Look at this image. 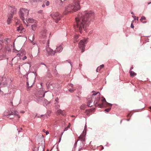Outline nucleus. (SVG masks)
<instances>
[{
	"label": "nucleus",
	"instance_id": "1",
	"mask_svg": "<svg viewBox=\"0 0 151 151\" xmlns=\"http://www.w3.org/2000/svg\"><path fill=\"white\" fill-rule=\"evenodd\" d=\"M94 17V13L92 11L86 10L78 13V17L75 18L74 25L75 30L81 33L82 29L86 30Z\"/></svg>",
	"mask_w": 151,
	"mask_h": 151
},
{
	"label": "nucleus",
	"instance_id": "2",
	"mask_svg": "<svg viewBox=\"0 0 151 151\" xmlns=\"http://www.w3.org/2000/svg\"><path fill=\"white\" fill-rule=\"evenodd\" d=\"M81 1V0H74L72 3L66 6L63 12L64 14L66 15L80 10L81 9L80 2Z\"/></svg>",
	"mask_w": 151,
	"mask_h": 151
},
{
	"label": "nucleus",
	"instance_id": "3",
	"mask_svg": "<svg viewBox=\"0 0 151 151\" xmlns=\"http://www.w3.org/2000/svg\"><path fill=\"white\" fill-rule=\"evenodd\" d=\"M4 39L3 36L0 35V49L3 48L4 53H6L10 50L9 47L10 45L9 44L10 40L9 38H5L4 40Z\"/></svg>",
	"mask_w": 151,
	"mask_h": 151
},
{
	"label": "nucleus",
	"instance_id": "4",
	"mask_svg": "<svg viewBox=\"0 0 151 151\" xmlns=\"http://www.w3.org/2000/svg\"><path fill=\"white\" fill-rule=\"evenodd\" d=\"M86 132V125L85 126L84 129L82 132V133L81 134L80 136L78 137L79 139L75 143L74 147V148L75 149V147L77 146V142L79 140H80L82 142V143L83 145L84 144L83 142L85 141V137Z\"/></svg>",
	"mask_w": 151,
	"mask_h": 151
},
{
	"label": "nucleus",
	"instance_id": "5",
	"mask_svg": "<svg viewBox=\"0 0 151 151\" xmlns=\"http://www.w3.org/2000/svg\"><path fill=\"white\" fill-rule=\"evenodd\" d=\"M29 11L27 9L23 8H21L20 9L19 15L20 18L24 22L25 19L24 16L28 15L29 14Z\"/></svg>",
	"mask_w": 151,
	"mask_h": 151
},
{
	"label": "nucleus",
	"instance_id": "6",
	"mask_svg": "<svg viewBox=\"0 0 151 151\" xmlns=\"http://www.w3.org/2000/svg\"><path fill=\"white\" fill-rule=\"evenodd\" d=\"M98 94H99L98 96L95 99V100L94 102V104L96 106L98 107L99 108H102L103 106V105L102 104H98V101L100 99V93L98 92L95 93H93L92 94V96H95Z\"/></svg>",
	"mask_w": 151,
	"mask_h": 151
},
{
	"label": "nucleus",
	"instance_id": "7",
	"mask_svg": "<svg viewBox=\"0 0 151 151\" xmlns=\"http://www.w3.org/2000/svg\"><path fill=\"white\" fill-rule=\"evenodd\" d=\"M50 15L53 19L55 21L56 23H57L61 18V15L58 12L53 13Z\"/></svg>",
	"mask_w": 151,
	"mask_h": 151
},
{
	"label": "nucleus",
	"instance_id": "8",
	"mask_svg": "<svg viewBox=\"0 0 151 151\" xmlns=\"http://www.w3.org/2000/svg\"><path fill=\"white\" fill-rule=\"evenodd\" d=\"M49 40H48L47 44L46 46V53L47 55H55V51H54L52 49L50 48L49 47Z\"/></svg>",
	"mask_w": 151,
	"mask_h": 151
},
{
	"label": "nucleus",
	"instance_id": "9",
	"mask_svg": "<svg viewBox=\"0 0 151 151\" xmlns=\"http://www.w3.org/2000/svg\"><path fill=\"white\" fill-rule=\"evenodd\" d=\"M87 42L85 39L81 40L78 44L79 47L81 49V52H83L84 51L85 45L86 44Z\"/></svg>",
	"mask_w": 151,
	"mask_h": 151
},
{
	"label": "nucleus",
	"instance_id": "10",
	"mask_svg": "<svg viewBox=\"0 0 151 151\" xmlns=\"http://www.w3.org/2000/svg\"><path fill=\"white\" fill-rule=\"evenodd\" d=\"M42 138H41V143L40 145V143H39V146L38 147V151H44L45 142L44 140L43 137H44L43 135H42Z\"/></svg>",
	"mask_w": 151,
	"mask_h": 151
},
{
	"label": "nucleus",
	"instance_id": "11",
	"mask_svg": "<svg viewBox=\"0 0 151 151\" xmlns=\"http://www.w3.org/2000/svg\"><path fill=\"white\" fill-rule=\"evenodd\" d=\"M16 26H17V31L20 33H22L25 31V29L23 28L22 24H19L18 27L16 25Z\"/></svg>",
	"mask_w": 151,
	"mask_h": 151
},
{
	"label": "nucleus",
	"instance_id": "12",
	"mask_svg": "<svg viewBox=\"0 0 151 151\" xmlns=\"http://www.w3.org/2000/svg\"><path fill=\"white\" fill-rule=\"evenodd\" d=\"M63 49V47L62 45H60L58 46H57L56 50H55L56 52L60 53L62 51Z\"/></svg>",
	"mask_w": 151,
	"mask_h": 151
},
{
	"label": "nucleus",
	"instance_id": "13",
	"mask_svg": "<svg viewBox=\"0 0 151 151\" xmlns=\"http://www.w3.org/2000/svg\"><path fill=\"white\" fill-rule=\"evenodd\" d=\"M56 113L58 115L61 114L63 116L66 115V112L65 110H62L60 109H59L57 111Z\"/></svg>",
	"mask_w": 151,
	"mask_h": 151
},
{
	"label": "nucleus",
	"instance_id": "14",
	"mask_svg": "<svg viewBox=\"0 0 151 151\" xmlns=\"http://www.w3.org/2000/svg\"><path fill=\"white\" fill-rule=\"evenodd\" d=\"M10 115H14L15 116H17L18 118H20V116L18 115V113L16 111H14L12 112L11 113Z\"/></svg>",
	"mask_w": 151,
	"mask_h": 151
},
{
	"label": "nucleus",
	"instance_id": "15",
	"mask_svg": "<svg viewBox=\"0 0 151 151\" xmlns=\"http://www.w3.org/2000/svg\"><path fill=\"white\" fill-rule=\"evenodd\" d=\"M12 18L13 16L12 15H10L9 16L7 20V23L8 24H9L11 23L12 19Z\"/></svg>",
	"mask_w": 151,
	"mask_h": 151
},
{
	"label": "nucleus",
	"instance_id": "16",
	"mask_svg": "<svg viewBox=\"0 0 151 151\" xmlns=\"http://www.w3.org/2000/svg\"><path fill=\"white\" fill-rule=\"evenodd\" d=\"M26 21L28 23H35L36 22V21H35L34 19H32V18H29L27 19Z\"/></svg>",
	"mask_w": 151,
	"mask_h": 151
},
{
	"label": "nucleus",
	"instance_id": "17",
	"mask_svg": "<svg viewBox=\"0 0 151 151\" xmlns=\"http://www.w3.org/2000/svg\"><path fill=\"white\" fill-rule=\"evenodd\" d=\"M27 86L28 87V88L27 89V90H29L28 88L31 87L32 86V84H33V83H30L29 82V83L28 80H27Z\"/></svg>",
	"mask_w": 151,
	"mask_h": 151
},
{
	"label": "nucleus",
	"instance_id": "18",
	"mask_svg": "<svg viewBox=\"0 0 151 151\" xmlns=\"http://www.w3.org/2000/svg\"><path fill=\"white\" fill-rule=\"evenodd\" d=\"M104 67V65H100L96 69V71L97 72H98V70H100L102 68H103Z\"/></svg>",
	"mask_w": 151,
	"mask_h": 151
},
{
	"label": "nucleus",
	"instance_id": "19",
	"mask_svg": "<svg viewBox=\"0 0 151 151\" xmlns=\"http://www.w3.org/2000/svg\"><path fill=\"white\" fill-rule=\"evenodd\" d=\"M70 124L69 123V124L68 125V126L66 128H65L63 132H62V135H63V134L64 132L65 131H66L70 127Z\"/></svg>",
	"mask_w": 151,
	"mask_h": 151
},
{
	"label": "nucleus",
	"instance_id": "20",
	"mask_svg": "<svg viewBox=\"0 0 151 151\" xmlns=\"http://www.w3.org/2000/svg\"><path fill=\"white\" fill-rule=\"evenodd\" d=\"M93 101V100H92V99H91V100L89 101L87 103L88 106H89L90 107H92V105H91V104L92 103Z\"/></svg>",
	"mask_w": 151,
	"mask_h": 151
},
{
	"label": "nucleus",
	"instance_id": "21",
	"mask_svg": "<svg viewBox=\"0 0 151 151\" xmlns=\"http://www.w3.org/2000/svg\"><path fill=\"white\" fill-rule=\"evenodd\" d=\"M12 9V10L11 11V15H12L13 16V14H14L15 12H16V9L14 8H11Z\"/></svg>",
	"mask_w": 151,
	"mask_h": 151
},
{
	"label": "nucleus",
	"instance_id": "22",
	"mask_svg": "<svg viewBox=\"0 0 151 151\" xmlns=\"http://www.w3.org/2000/svg\"><path fill=\"white\" fill-rule=\"evenodd\" d=\"M37 27V25L35 24H34L32 25V28L33 30H34L36 29Z\"/></svg>",
	"mask_w": 151,
	"mask_h": 151
},
{
	"label": "nucleus",
	"instance_id": "23",
	"mask_svg": "<svg viewBox=\"0 0 151 151\" xmlns=\"http://www.w3.org/2000/svg\"><path fill=\"white\" fill-rule=\"evenodd\" d=\"M78 36H79L78 35H77L75 36L74 38V43H75L78 41V40H77V39L78 38Z\"/></svg>",
	"mask_w": 151,
	"mask_h": 151
},
{
	"label": "nucleus",
	"instance_id": "24",
	"mask_svg": "<svg viewBox=\"0 0 151 151\" xmlns=\"http://www.w3.org/2000/svg\"><path fill=\"white\" fill-rule=\"evenodd\" d=\"M129 72L131 76H133L136 75V74L133 71L130 70Z\"/></svg>",
	"mask_w": 151,
	"mask_h": 151
},
{
	"label": "nucleus",
	"instance_id": "25",
	"mask_svg": "<svg viewBox=\"0 0 151 151\" xmlns=\"http://www.w3.org/2000/svg\"><path fill=\"white\" fill-rule=\"evenodd\" d=\"M42 35L43 36V38H45L46 35V31L45 30H44L42 32Z\"/></svg>",
	"mask_w": 151,
	"mask_h": 151
},
{
	"label": "nucleus",
	"instance_id": "26",
	"mask_svg": "<svg viewBox=\"0 0 151 151\" xmlns=\"http://www.w3.org/2000/svg\"><path fill=\"white\" fill-rule=\"evenodd\" d=\"M102 98H103V99H102L101 101L103 103H104V102H105L108 104H110L106 102L105 98H104L103 97H102Z\"/></svg>",
	"mask_w": 151,
	"mask_h": 151
},
{
	"label": "nucleus",
	"instance_id": "27",
	"mask_svg": "<svg viewBox=\"0 0 151 151\" xmlns=\"http://www.w3.org/2000/svg\"><path fill=\"white\" fill-rule=\"evenodd\" d=\"M146 18L145 16H142L141 17V19H140V21L141 22H142L143 20H145Z\"/></svg>",
	"mask_w": 151,
	"mask_h": 151
},
{
	"label": "nucleus",
	"instance_id": "28",
	"mask_svg": "<svg viewBox=\"0 0 151 151\" xmlns=\"http://www.w3.org/2000/svg\"><path fill=\"white\" fill-rule=\"evenodd\" d=\"M40 95H41L40 94H39V97H44L45 96V93L44 92V90H43V91H42V96H40Z\"/></svg>",
	"mask_w": 151,
	"mask_h": 151
},
{
	"label": "nucleus",
	"instance_id": "29",
	"mask_svg": "<svg viewBox=\"0 0 151 151\" xmlns=\"http://www.w3.org/2000/svg\"><path fill=\"white\" fill-rule=\"evenodd\" d=\"M6 80L7 81L6 82V83L7 84L9 83V82H8V81H9V83H11V80L9 78H7V79H6Z\"/></svg>",
	"mask_w": 151,
	"mask_h": 151
},
{
	"label": "nucleus",
	"instance_id": "30",
	"mask_svg": "<svg viewBox=\"0 0 151 151\" xmlns=\"http://www.w3.org/2000/svg\"><path fill=\"white\" fill-rule=\"evenodd\" d=\"M111 109L110 108H107V109H105L104 111L106 112H108L110 111Z\"/></svg>",
	"mask_w": 151,
	"mask_h": 151
},
{
	"label": "nucleus",
	"instance_id": "31",
	"mask_svg": "<svg viewBox=\"0 0 151 151\" xmlns=\"http://www.w3.org/2000/svg\"><path fill=\"white\" fill-rule=\"evenodd\" d=\"M75 89L73 88V89H69V91L70 92H73L74 91Z\"/></svg>",
	"mask_w": 151,
	"mask_h": 151
},
{
	"label": "nucleus",
	"instance_id": "32",
	"mask_svg": "<svg viewBox=\"0 0 151 151\" xmlns=\"http://www.w3.org/2000/svg\"><path fill=\"white\" fill-rule=\"evenodd\" d=\"M50 4V2L48 1H47L46 3V5L47 6H48Z\"/></svg>",
	"mask_w": 151,
	"mask_h": 151
},
{
	"label": "nucleus",
	"instance_id": "33",
	"mask_svg": "<svg viewBox=\"0 0 151 151\" xmlns=\"http://www.w3.org/2000/svg\"><path fill=\"white\" fill-rule=\"evenodd\" d=\"M38 13H40L42 14H43V11L42 10H40L38 11Z\"/></svg>",
	"mask_w": 151,
	"mask_h": 151
},
{
	"label": "nucleus",
	"instance_id": "34",
	"mask_svg": "<svg viewBox=\"0 0 151 151\" xmlns=\"http://www.w3.org/2000/svg\"><path fill=\"white\" fill-rule=\"evenodd\" d=\"M55 100L57 102H58V100H59L58 98V97H56L55 98Z\"/></svg>",
	"mask_w": 151,
	"mask_h": 151
},
{
	"label": "nucleus",
	"instance_id": "35",
	"mask_svg": "<svg viewBox=\"0 0 151 151\" xmlns=\"http://www.w3.org/2000/svg\"><path fill=\"white\" fill-rule=\"evenodd\" d=\"M27 56H24V57L23 58L22 60H25L26 59H27Z\"/></svg>",
	"mask_w": 151,
	"mask_h": 151
},
{
	"label": "nucleus",
	"instance_id": "36",
	"mask_svg": "<svg viewBox=\"0 0 151 151\" xmlns=\"http://www.w3.org/2000/svg\"><path fill=\"white\" fill-rule=\"evenodd\" d=\"M55 106L57 108H58L60 107V105L59 104H57Z\"/></svg>",
	"mask_w": 151,
	"mask_h": 151
},
{
	"label": "nucleus",
	"instance_id": "37",
	"mask_svg": "<svg viewBox=\"0 0 151 151\" xmlns=\"http://www.w3.org/2000/svg\"><path fill=\"white\" fill-rule=\"evenodd\" d=\"M131 27L132 28H134V25H133L132 23L131 24Z\"/></svg>",
	"mask_w": 151,
	"mask_h": 151
},
{
	"label": "nucleus",
	"instance_id": "38",
	"mask_svg": "<svg viewBox=\"0 0 151 151\" xmlns=\"http://www.w3.org/2000/svg\"><path fill=\"white\" fill-rule=\"evenodd\" d=\"M132 17L134 18V20H135L136 19V17L134 16H132Z\"/></svg>",
	"mask_w": 151,
	"mask_h": 151
},
{
	"label": "nucleus",
	"instance_id": "39",
	"mask_svg": "<svg viewBox=\"0 0 151 151\" xmlns=\"http://www.w3.org/2000/svg\"><path fill=\"white\" fill-rule=\"evenodd\" d=\"M45 132L46 133V135H47V134H49V132L48 131H46V132Z\"/></svg>",
	"mask_w": 151,
	"mask_h": 151
},
{
	"label": "nucleus",
	"instance_id": "40",
	"mask_svg": "<svg viewBox=\"0 0 151 151\" xmlns=\"http://www.w3.org/2000/svg\"><path fill=\"white\" fill-rule=\"evenodd\" d=\"M13 51L14 52H16V53H17V52H18V51L17 50H13Z\"/></svg>",
	"mask_w": 151,
	"mask_h": 151
},
{
	"label": "nucleus",
	"instance_id": "41",
	"mask_svg": "<svg viewBox=\"0 0 151 151\" xmlns=\"http://www.w3.org/2000/svg\"><path fill=\"white\" fill-rule=\"evenodd\" d=\"M57 71L55 70V75H57Z\"/></svg>",
	"mask_w": 151,
	"mask_h": 151
},
{
	"label": "nucleus",
	"instance_id": "42",
	"mask_svg": "<svg viewBox=\"0 0 151 151\" xmlns=\"http://www.w3.org/2000/svg\"><path fill=\"white\" fill-rule=\"evenodd\" d=\"M82 147L79 148L78 149L79 151H80V150H82Z\"/></svg>",
	"mask_w": 151,
	"mask_h": 151
},
{
	"label": "nucleus",
	"instance_id": "43",
	"mask_svg": "<svg viewBox=\"0 0 151 151\" xmlns=\"http://www.w3.org/2000/svg\"><path fill=\"white\" fill-rule=\"evenodd\" d=\"M45 4H43L42 5V6L43 7H45Z\"/></svg>",
	"mask_w": 151,
	"mask_h": 151
},
{
	"label": "nucleus",
	"instance_id": "44",
	"mask_svg": "<svg viewBox=\"0 0 151 151\" xmlns=\"http://www.w3.org/2000/svg\"><path fill=\"white\" fill-rule=\"evenodd\" d=\"M50 84H49L48 85V86H47V87L48 88H50Z\"/></svg>",
	"mask_w": 151,
	"mask_h": 151
},
{
	"label": "nucleus",
	"instance_id": "45",
	"mask_svg": "<svg viewBox=\"0 0 151 151\" xmlns=\"http://www.w3.org/2000/svg\"><path fill=\"white\" fill-rule=\"evenodd\" d=\"M4 115H5V116H8V114H5V113H4ZM9 114H8V115H9Z\"/></svg>",
	"mask_w": 151,
	"mask_h": 151
},
{
	"label": "nucleus",
	"instance_id": "46",
	"mask_svg": "<svg viewBox=\"0 0 151 151\" xmlns=\"http://www.w3.org/2000/svg\"><path fill=\"white\" fill-rule=\"evenodd\" d=\"M34 2H37V0H33Z\"/></svg>",
	"mask_w": 151,
	"mask_h": 151
},
{
	"label": "nucleus",
	"instance_id": "47",
	"mask_svg": "<svg viewBox=\"0 0 151 151\" xmlns=\"http://www.w3.org/2000/svg\"><path fill=\"white\" fill-rule=\"evenodd\" d=\"M17 55H21V54H20L19 53L18 54H17Z\"/></svg>",
	"mask_w": 151,
	"mask_h": 151
},
{
	"label": "nucleus",
	"instance_id": "48",
	"mask_svg": "<svg viewBox=\"0 0 151 151\" xmlns=\"http://www.w3.org/2000/svg\"><path fill=\"white\" fill-rule=\"evenodd\" d=\"M147 22L146 21H144L143 22V23H146Z\"/></svg>",
	"mask_w": 151,
	"mask_h": 151
},
{
	"label": "nucleus",
	"instance_id": "49",
	"mask_svg": "<svg viewBox=\"0 0 151 151\" xmlns=\"http://www.w3.org/2000/svg\"><path fill=\"white\" fill-rule=\"evenodd\" d=\"M72 151H75V149H73Z\"/></svg>",
	"mask_w": 151,
	"mask_h": 151
},
{
	"label": "nucleus",
	"instance_id": "50",
	"mask_svg": "<svg viewBox=\"0 0 151 151\" xmlns=\"http://www.w3.org/2000/svg\"><path fill=\"white\" fill-rule=\"evenodd\" d=\"M43 132H45V130L44 129H43Z\"/></svg>",
	"mask_w": 151,
	"mask_h": 151
},
{
	"label": "nucleus",
	"instance_id": "51",
	"mask_svg": "<svg viewBox=\"0 0 151 151\" xmlns=\"http://www.w3.org/2000/svg\"><path fill=\"white\" fill-rule=\"evenodd\" d=\"M61 137L60 138V139H59V142H60L61 140Z\"/></svg>",
	"mask_w": 151,
	"mask_h": 151
},
{
	"label": "nucleus",
	"instance_id": "52",
	"mask_svg": "<svg viewBox=\"0 0 151 151\" xmlns=\"http://www.w3.org/2000/svg\"><path fill=\"white\" fill-rule=\"evenodd\" d=\"M151 3V2H150L148 3V4H150Z\"/></svg>",
	"mask_w": 151,
	"mask_h": 151
},
{
	"label": "nucleus",
	"instance_id": "53",
	"mask_svg": "<svg viewBox=\"0 0 151 151\" xmlns=\"http://www.w3.org/2000/svg\"><path fill=\"white\" fill-rule=\"evenodd\" d=\"M21 112L22 113H24V111H22Z\"/></svg>",
	"mask_w": 151,
	"mask_h": 151
},
{
	"label": "nucleus",
	"instance_id": "54",
	"mask_svg": "<svg viewBox=\"0 0 151 151\" xmlns=\"http://www.w3.org/2000/svg\"><path fill=\"white\" fill-rule=\"evenodd\" d=\"M40 85H41V86H42V83H40Z\"/></svg>",
	"mask_w": 151,
	"mask_h": 151
},
{
	"label": "nucleus",
	"instance_id": "55",
	"mask_svg": "<svg viewBox=\"0 0 151 151\" xmlns=\"http://www.w3.org/2000/svg\"><path fill=\"white\" fill-rule=\"evenodd\" d=\"M131 13L132 14H134L133 12H131Z\"/></svg>",
	"mask_w": 151,
	"mask_h": 151
},
{
	"label": "nucleus",
	"instance_id": "56",
	"mask_svg": "<svg viewBox=\"0 0 151 151\" xmlns=\"http://www.w3.org/2000/svg\"><path fill=\"white\" fill-rule=\"evenodd\" d=\"M73 86V84H70V86Z\"/></svg>",
	"mask_w": 151,
	"mask_h": 151
},
{
	"label": "nucleus",
	"instance_id": "57",
	"mask_svg": "<svg viewBox=\"0 0 151 151\" xmlns=\"http://www.w3.org/2000/svg\"><path fill=\"white\" fill-rule=\"evenodd\" d=\"M149 108L151 109V106L149 107Z\"/></svg>",
	"mask_w": 151,
	"mask_h": 151
},
{
	"label": "nucleus",
	"instance_id": "58",
	"mask_svg": "<svg viewBox=\"0 0 151 151\" xmlns=\"http://www.w3.org/2000/svg\"><path fill=\"white\" fill-rule=\"evenodd\" d=\"M104 149L103 147H102L101 149V150H103Z\"/></svg>",
	"mask_w": 151,
	"mask_h": 151
},
{
	"label": "nucleus",
	"instance_id": "59",
	"mask_svg": "<svg viewBox=\"0 0 151 151\" xmlns=\"http://www.w3.org/2000/svg\"><path fill=\"white\" fill-rule=\"evenodd\" d=\"M41 0H38V1H41Z\"/></svg>",
	"mask_w": 151,
	"mask_h": 151
},
{
	"label": "nucleus",
	"instance_id": "60",
	"mask_svg": "<svg viewBox=\"0 0 151 151\" xmlns=\"http://www.w3.org/2000/svg\"><path fill=\"white\" fill-rule=\"evenodd\" d=\"M137 21L138 20V17L137 18Z\"/></svg>",
	"mask_w": 151,
	"mask_h": 151
},
{
	"label": "nucleus",
	"instance_id": "61",
	"mask_svg": "<svg viewBox=\"0 0 151 151\" xmlns=\"http://www.w3.org/2000/svg\"><path fill=\"white\" fill-rule=\"evenodd\" d=\"M47 102H48V103H47V104H49V103H50L49 102H48V101H47Z\"/></svg>",
	"mask_w": 151,
	"mask_h": 151
},
{
	"label": "nucleus",
	"instance_id": "62",
	"mask_svg": "<svg viewBox=\"0 0 151 151\" xmlns=\"http://www.w3.org/2000/svg\"><path fill=\"white\" fill-rule=\"evenodd\" d=\"M70 64L71 65H72V64H71V63L70 62Z\"/></svg>",
	"mask_w": 151,
	"mask_h": 151
},
{
	"label": "nucleus",
	"instance_id": "63",
	"mask_svg": "<svg viewBox=\"0 0 151 151\" xmlns=\"http://www.w3.org/2000/svg\"><path fill=\"white\" fill-rule=\"evenodd\" d=\"M17 24V22H16V24Z\"/></svg>",
	"mask_w": 151,
	"mask_h": 151
},
{
	"label": "nucleus",
	"instance_id": "64",
	"mask_svg": "<svg viewBox=\"0 0 151 151\" xmlns=\"http://www.w3.org/2000/svg\"><path fill=\"white\" fill-rule=\"evenodd\" d=\"M46 151H49L48 150H47Z\"/></svg>",
	"mask_w": 151,
	"mask_h": 151
}]
</instances>
